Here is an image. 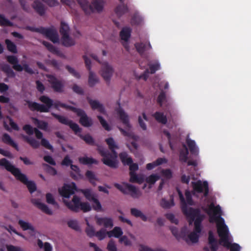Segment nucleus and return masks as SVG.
<instances>
[{
    "label": "nucleus",
    "mask_w": 251,
    "mask_h": 251,
    "mask_svg": "<svg viewBox=\"0 0 251 251\" xmlns=\"http://www.w3.org/2000/svg\"><path fill=\"white\" fill-rule=\"evenodd\" d=\"M167 160L165 158H159L152 163L147 164L146 168L148 170H151L159 165L167 163Z\"/></svg>",
    "instance_id": "27"
},
{
    "label": "nucleus",
    "mask_w": 251,
    "mask_h": 251,
    "mask_svg": "<svg viewBox=\"0 0 251 251\" xmlns=\"http://www.w3.org/2000/svg\"><path fill=\"white\" fill-rule=\"evenodd\" d=\"M194 190L197 192H204V196H206L208 192V183L206 181L197 180L192 182Z\"/></svg>",
    "instance_id": "17"
},
{
    "label": "nucleus",
    "mask_w": 251,
    "mask_h": 251,
    "mask_svg": "<svg viewBox=\"0 0 251 251\" xmlns=\"http://www.w3.org/2000/svg\"><path fill=\"white\" fill-rule=\"evenodd\" d=\"M3 125L5 129L8 131H11L12 129L15 130H19V128L18 126L15 124L13 120L7 117L3 121Z\"/></svg>",
    "instance_id": "24"
},
{
    "label": "nucleus",
    "mask_w": 251,
    "mask_h": 251,
    "mask_svg": "<svg viewBox=\"0 0 251 251\" xmlns=\"http://www.w3.org/2000/svg\"><path fill=\"white\" fill-rule=\"evenodd\" d=\"M83 58L85 60V63L86 68L89 71V77H88V84L90 86L93 87L99 82L100 79H99V77L97 76V75L93 72H92V71L90 70V69H91V61H90V60L86 55L84 56Z\"/></svg>",
    "instance_id": "10"
},
{
    "label": "nucleus",
    "mask_w": 251,
    "mask_h": 251,
    "mask_svg": "<svg viewBox=\"0 0 251 251\" xmlns=\"http://www.w3.org/2000/svg\"><path fill=\"white\" fill-rule=\"evenodd\" d=\"M208 242L211 251H217L218 244L211 231L209 232Z\"/></svg>",
    "instance_id": "29"
},
{
    "label": "nucleus",
    "mask_w": 251,
    "mask_h": 251,
    "mask_svg": "<svg viewBox=\"0 0 251 251\" xmlns=\"http://www.w3.org/2000/svg\"><path fill=\"white\" fill-rule=\"evenodd\" d=\"M86 176L91 183L94 185L96 184V181L97 180V178L93 172L88 171L86 173Z\"/></svg>",
    "instance_id": "49"
},
{
    "label": "nucleus",
    "mask_w": 251,
    "mask_h": 251,
    "mask_svg": "<svg viewBox=\"0 0 251 251\" xmlns=\"http://www.w3.org/2000/svg\"><path fill=\"white\" fill-rule=\"evenodd\" d=\"M5 44L7 46V48L9 51L13 53L17 52L16 46L14 43L12 42L9 40L7 39L5 40Z\"/></svg>",
    "instance_id": "45"
},
{
    "label": "nucleus",
    "mask_w": 251,
    "mask_h": 251,
    "mask_svg": "<svg viewBox=\"0 0 251 251\" xmlns=\"http://www.w3.org/2000/svg\"><path fill=\"white\" fill-rule=\"evenodd\" d=\"M127 194L135 199L140 198L142 195V192L138 188L131 184H129Z\"/></svg>",
    "instance_id": "26"
},
{
    "label": "nucleus",
    "mask_w": 251,
    "mask_h": 251,
    "mask_svg": "<svg viewBox=\"0 0 251 251\" xmlns=\"http://www.w3.org/2000/svg\"><path fill=\"white\" fill-rule=\"evenodd\" d=\"M0 25L2 26H11V22L6 19L2 15L0 14Z\"/></svg>",
    "instance_id": "55"
},
{
    "label": "nucleus",
    "mask_w": 251,
    "mask_h": 251,
    "mask_svg": "<svg viewBox=\"0 0 251 251\" xmlns=\"http://www.w3.org/2000/svg\"><path fill=\"white\" fill-rule=\"evenodd\" d=\"M79 161L80 163L86 165L97 163V160L92 158L88 157L87 156L79 157Z\"/></svg>",
    "instance_id": "40"
},
{
    "label": "nucleus",
    "mask_w": 251,
    "mask_h": 251,
    "mask_svg": "<svg viewBox=\"0 0 251 251\" xmlns=\"http://www.w3.org/2000/svg\"><path fill=\"white\" fill-rule=\"evenodd\" d=\"M52 114L62 124L69 125L70 127L75 132L76 134H77L80 132V129L77 124L72 122L71 121H70L69 120H68L67 118H65L64 116L55 114L53 113H52Z\"/></svg>",
    "instance_id": "13"
},
{
    "label": "nucleus",
    "mask_w": 251,
    "mask_h": 251,
    "mask_svg": "<svg viewBox=\"0 0 251 251\" xmlns=\"http://www.w3.org/2000/svg\"><path fill=\"white\" fill-rule=\"evenodd\" d=\"M184 149L180 152V159L184 162H186L188 159V155L189 153L188 150L186 148V146L184 145Z\"/></svg>",
    "instance_id": "50"
},
{
    "label": "nucleus",
    "mask_w": 251,
    "mask_h": 251,
    "mask_svg": "<svg viewBox=\"0 0 251 251\" xmlns=\"http://www.w3.org/2000/svg\"><path fill=\"white\" fill-rule=\"evenodd\" d=\"M6 58L8 62L13 65V69L16 71H22L25 70L28 73L32 74L33 73L32 70L28 67L27 65H24L23 67H22L21 65L18 64V58L15 56H7Z\"/></svg>",
    "instance_id": "11"
},
{
    "label": "nucleus",
    "mask_w": 251,
    "mask_h": 251,
    "mask_svg": "<svg viewBox=\"0 0 251 251\" xmlns=\"http://www.w3.org/2000/svg\"><path fill=\"white\" fill-rule=\"evenodd\" d=\"M209 216L211 223L217 224V231L220 237V243L230 251H240L241 247L236 243H232V238L229 233L227 226L225 224L223 218L221 217V210L219 205L215 206L213 202L207 204L203 208Z\"/></svg>",
    "instance_id": "3"
},
{
    "label": "nucleus",
    "mask_w": 251,
    "mask_h": 251,
    "mask_svg": "<svg viewBox=\"0 0 251 251\" xmlns=\"http://www.w3.org/2000/svg\"><path fill=\"white\" fill-rule=\"evenodd\" d=\"M48 36L53 43H57L59 41V38L57 33L56 32L49 31Z\"/></svg>",
    "instance_id": "53"
},
{
    "label": "nucleus",
    "mask_w": 251,
    "mask_h": 251,
    "mask_svg": "<svg viewBox=\"0 0 251 251\" xmlns=\"http://www.w3.org/2000/svg\"><path fill=\"white\" fill-rule=\"evenodd\" d=\"M105 141L113 153L111 154H109L102 147H99V151L101 155L103 156L102 161L107 166L112 168L116 167L117 165L116 159L117 155L115 150L119 148L118 146L113 138L111 137L106 139Z\"/></svg>",
    "instance_id": "6"
},
{
    "label": "nucleus",
    "mask_w": 251,
    "mask_h": 251,
    "mask_svg": "<svg viewBox=\"0 0 251 251\" xmlns=\"http://www.w3.org/2000/svg\"><path fill=\"white\" fill-rule=\"evenodd\" d=\"M89 103L93 110H97L99 112L105 114V110L103 105L96 100L88 99Z\"/></svg>",
    "instance_id": "25"
},
{
    "label": "nucleus",
    "mask_w": 251,
    "mask_h": 251,
    "mask_svg": "<svg viewBox=\"0 0 251 251\" xmlns=\"http://www.w3.org/2000/svg\"><path fill=\"white\" fill-rule=\"evenodd\" d=\"M32 203L35 205L38 208L41 209L42 211L48 215H51L52 211L45 204L41 202V201L36 199H32L31 200Z\"/></svg>",
    "instance_id": "22"
},
{
    "label": "nucleus",
    "mask_w": 251,
    "mask_h": 251,
    "mask_svg": "<svg viewBox=\"0 0 251 251\" xmlns=\"http://www.w3.org/2000/svg\"><path fill=\"white\" fill-rule=\"evenodd\" d=\"M77 1L87 14H90L94 11H101L104 6V2L102 0H93L91 5L87 0H77Z\"/></svg>",
    "instance_id": "7"
},
{
    "label": "nucleus",
    "mask_w": 251,
    "mask_h": 251,
    "mask_svg": "<svg viewBox=\"0 0 251 251\" xmlns=\"http://www.w3.org/2000/svg\"><path fill=\"white\" fill-rule=\"evenodd\" d=\"M32 7L39 14L42 15L44 14L45 9L41 2V0H35Z\"/></svg>",
    "instance_id": "28"
},
{
    "label": "nucleus",
    "mask_w": 251,
    "mask_h": 251,
    "mask_svg": "<svg viewBox=\"0 0 251 251\" xmlns=\"http://www.w3.org/2000/svg\"><path fill=\"white\" fill-rule=\"evenodd\" d=\"M76 190V187L74 182L65 183L58 189L63 202L68 208L75 211L80 209L84 212L90 211L92 208L97 212L104 211V209L98 198L91 201L92 206L87 202H81L80 198L77 196H74L72 200L69 201L71 196L75 194Z\"/></svg>",
    "instance_id": "2"
},
{
    "label": "nucleus",
    "mask_w": 251,
    "mask_h": 251,
    "mask_svg": "<svg viewBox=\"0 0 251 251\" xmlns=\"http://www.w3.org/2000/svg\"><path fill=\"white\" fill-rule=\"evenodd\" d=\"M160 179V176L157 174H152L147 177L146 179L147 183L150 185H153L156 181Z\"/></svg>",
    "instance_id": "42"
},
{
    "label": "nucleus",
    "mask_w": 251,
    "mask_h": 251,
    "mask_svg": "<svg viewBox=\"0 0 251 251\" xmlns=\"http://www.w3.org/2000/svg\"><path fill=\"white\" fill-rule=\"evenodd\" d=\"M122 162L125 164H129L132 162V159L126 152H122L120 154Z\"/></svg>",
    "instance_id": "44"
},
{
    "label": "nucleus",
    "mask_w": 251,
    "mask_h": 251,
    "mask_svg": "<svg viewBox=\"0 0 251 251\" xmlns=\"http://www.w3.org/2000/svg\"><path fill=\"white\" fill-rule=\"evenodd\" d=\"M0 166L4 167L7 171L11 173L16 178H20L19 175L21 173L20 170L16 168L5 158L0 159Z\"/></svg>",
    "instance_id": "12"
},
{
    "label": "nucleus",
    "mask_w": 251,
    "mask_h": 251,
    "mask_svg": "<svg viewBox=\"0 0 251 251\" xmlns=\"http://www.w3.org/2000/svg\"><path fill=\"white\" fill-rule=\"evenodd\" d=\"M85 198L91 202L97 198V195L90 189H85L82 191Z\"/></svg>",
    "instance_id": "32"
},
{
    "label": "nucleus",
    "mask_w": 251,
    "mask_h": 251,
    "mask_svg": "<svg viewBox=\"0 0 251 251\" xmlns=\"http://www.w3.org/2000/svg\"><path fill=\"white\" fill-rule=\"evenodd\" d=\"M43 44L45 45V47L47 48V49L50 50L51 52H52L54 53L57 54L58 53V50L54 48L51 44H50V43L44 42Z\"/></svg>",
    "instance_id": "60"
},
{
    "label": "nucleus",
    "mask_w": 251,
    "mask_h": 251,
    "mask_svg": "<svg viewBox=\"0 0 251 251\" xmlns=\"http://www.w3.org/2000/svg\"><path fill=\"white\" fill-rule=\"evenodd\" d=\"M160 178H161L162 181L160 183L158 189L161 190L165 180L171 179L173 177V173L171 170L169 169H161L159 172Z\"/></svg>",
    "instance_id": "18"
},
{
    "label": "nucleus",
    "mask_w": 251,
    "mask_h": 251,
    "mask_svg": "<svg viewBox=\"0 0 251 251\" xmlns=\"http://www.w3.org/2000/svg\"><path fill=\"white\" fill-rule=\"evenodd\" d=\"M160 68V65L158 62L151 63L150 65V69L151 74L154 73L155 71L159 70Z\"/></svg>",
    "instance_id": "59"
},
{
    "label": "nucleus",
    "mask_w": 251,
    "mask_h": 251,
    "mask_svg": "<svg viewBox=\"0 0 251 251\" xmlns=\"http://www.w3.org/2000/svg\"><path fill=\"white\" fill-rule=\"evenodd\" d=\"M48 80L51 84L52 87L53 89L57 92H61L62 90L63 85L62 83L57 80L53 76L47 75Z\"/></svg>",
    "instance_id": "19"
},
{
    "label": "nucleus",
    "mask_w": 251,
    "mask_h": 251,
    "mask_svg": "<svg viewBox=\"0 0 251 251\" xmlns=\"http://www.w3.org/2000/svg\"><path fill=\"white\" fill-rule=\"evenodd\" d=\"M66 68L69 71V72L76 78H79L80 77V74L78 72H76L73 68L69 66H67Z\"/></svg>",
    "instance_id": "64"
},
{
    "label": "nucleus",
    "mask_w": 251,
    "mask_h": 251,
    "mask_svg": "<svg viewBox=\"0 0 251 251\" xmlns=\"http://www.w3.org/2000/svg\"><path fill=\"white\" fill-rule=\"evenodd\" d=\"M131 29L128 27L124 28L120 32V36L122 41L125 42L124 46L127 50H129L127 41L130 37Z\"/></svg>",
    "instance_id": "20"
},
{
    "label": "nucleus",
    "mask_w": 251,
    "mask_h": 251,
    "mask_svg": "<svg viewBox=\"0 0 251 251\" xmlns=\"http://www.w3.org/2000/svg\"><path fill=\"white\" fill-rule=\"evenodd\" d=\"M62 43L64 46L66 47H70L75 44V41L70 38L69 35L62 36Z\"/></svg>",
    "instance_id": "37"
},
{
    "label": "nucleus",
    "mask_w": 251,
    "mask_h": 251,
    "mask_svg": "<svg viewBox=\"0 0 251 251\" xmlns=\"http://www.w3.org/2000/svg\"><path fill=\"white\" fill-rule=\"evenodd\" d=\"M68 225L69 227L75 229H79V226L77 222L75 220H71L68 222Z\"/></svg>",
    "instance_id": "63"
},
{
    "label": "nucleus",
    "mask_w": 251,
    "mask_h": 251,
    "mask_svg": "<svg viewBox=\"0 0 251 251\" xmlns=\"http://www.w3.org/2000/svg\"><path fill=\"white\" fill-rule=\"evenodd\" d=\"M154 117L159 122L162 124H165L167 122L166 116L163 113L160 112H156L154 115Z\"/></svg>",
    "instance_id": "48"
},
{
    "label": "nucleus",
    "mask_w": 251,
    "mask_h": 251,
    "mask_svg": "<svg viewBox=\"0 0 251 251\" xmlns=\"http://www.w3.org/2000/svg\"><path fill=\"white\" fill-rule=\"evenodd\" d=\"M18 224L23 230H28V233L31 237H34L37 233L33 225L27 221L19 220Z\"/></svg>",
    "instance_id": "16"
},
{
    "label": "nucleus",
    "mask_w": 251,
    "mask_h": 251,
    "mask_svg": "<svg viewBox=\"0 0 251 251\" xmlns=\"http://www.w3.org/2000/svg\"><path fill=\"white\" fill-rule=\"evenodd\" d=\"M32 122L39 128L44 130H48V124L47 122L43 121H40L35 118L32 119Z\"/></svg>",
    "instance_id": "31"
},
{
    "label": "nucleus",
    "mask_w": 251,
    "mask_h": 251,
    "mask_svg": "<svg viewBox=\"0 0 251 251\" xmlns=\"http://www.w3.org/2000/svg\"><path fill=\"white\" fill-rule=\"evenodd\" d=\"M186 141L191 153L194 155H197L199 154V150L198 147L196 144L195 141L189 138L188 136L186 138Z\"/></svg>",
    "instance_id": "23"
},
{
    "label": "nucleus",
    "mask_w": 251,
    "mask_h": 251,
    "mask_svg": "<svg viewBox=\"0 0 251 251\" xmlns=\"http://www.w3.org/2000/svg\"><path fill=\"white\" fill-rule=\"evenodd\" d=\"M129 166V169L130 170V181L131 182H136L138 183H141L144 181V178L141 176H138L134 172L138 169V165L136 163H133L132 162L127 164Z\"/></svg>",
    "instance_id": "14"
},
{
    "label": "nucleus",
    "mask_w": 251,
    "mask_h": 251,
    "mask_svg": "<svg viewBox=\"0 0 251 251\" xmlns=\"http://www.w3.org/2000/svg\"><path fill=\"white\" fill-rule=\"evenodd\" d=\"M98 118L99 119L101 125L105 128V129L107 130H110V127L106 122L100 116H98Z\"/></svg>",
    "instance_id": "61"
},
{
    "label": "nucleus",
    "mask_w": 251,
    "mask_h": 251,
    "mask_svg": "<svg viewBox=\"0 0 251 251\" xmlns=\"http://www.w3.org/2000/svg\"><path fill=\"white\" fill-rule=\"evenodd\" d=\"M119 241L121 243L124 244L126 246H130L131 245V242L126 236L121 237Z\"/></svg>",
    "instance_id": "62"
},
{
    "label": "nucleus",
    "mask_w": 251,
    "mask_h": 251,
    "mask_svg": "<svg viewBox=\"0 0 251 251\" xmlns=\"http://www.w3.org/2000/svg\"><path fill=\"white\" fill-rule=\"evenodd\" d=\"M114 71V68L110 64L104 62L101 64L99 74L106 83H109Z\"/></svg>",
    "instance_id": "9"
},
{
    "label": "nucleus",
    "mask_w": 251,
    "mask_h": 251,
    "mask_svg": "<svg viewBox=\"0 0 251 251\" xmlns=\"http://www.w3.org/2000/svg\"><path fill=\"white\" fill-rule=\"evenodd\" d=\"M114 186L123 193H128V189L129 186V184L125 182L122 183V184L115 183Z\"/></svg>",
    "instance_id": "41"
},
{
    "label": "nucleus",
    "mask_w": 251,
    "mask_h": 251,
    "mask_svg": "<svg viewBox=\"0 0 251 251\" xmlns=\"http://www.w3.org/2000/svg\"><path fill=\"white\" fill-rule=\"evenodd\" d=\"M107 249L108 251H117L116 243L113 240L108 243Z\"/></svg>",
    "instance_id": "56"
},
{
    "label": "nucleus",
    "mask_w": 251,
    "mask_h": 251,
    "mask_svg": "<svg viewBox=\"0 0 251 251\" xmlns=\"http://www.w3.org/2000/svg\"><path fill=\"white\" fill-rule=\"evenodd\" d=\"M23 129L28 135H32L34 132L35 136L37 139H41V145L47 149L52 150V146L50 144L49 141L45 138H43V134L38 129L35 128H33L29 125H25L23 127Z\"/></svg>",
    "instance_id": "8"
},
{
    "label": "nucleus",
    "mask_w": 251,
    "mask_h": 251,
    "mask_svg": "<svg viewBox=\"0 0 251 251\" xmlns=\"http://www.w3.org/2000/svg\"><path fill=\"white\" fill-rule=\"evenodd\" d=\"M40 100L45 105L40 104L35 102L27 101L26 103L29 108L32 110H37L41 112H48L52 106L58 108L59 107L70 109L80 117L79 123L84 126L89 127L93 125L92 119L89 117L82 109L73 106H68L59 101L53 102L49 97L43 96L40 98Z\"/></svg>",
    "instance_id": "4"
},
{
    "label": "nucleus",
    "mask_w": 251,
    "mask_h": 251,
    "mask_svg": "<svg viewBox=\"0 0 251 251\" xmlns=\"http://www.w3.org/2000/svg\"><path fill=\"white\" fill-rule=\"evenodd\" d=\"M135 46L137 51L141 53H143L146 50L151 49V45L149 42L147 44H145L142 43L140 44L138 43L136 44Z\"/></svg>",
    "instance_id": "33"
},
{
    "label": "nucleus",
    "mask_w": 251,
    "mask_h": 251,
    "mask_svg": "<svg viewBox=\"0 0 251 251\" xmlns=\"http://www.w3.org/2000/svg\"><path fill=\"white\" fill-rule=\"evenodd\" d=\"M131 213L136 217H140L143 221H145L147 220V217L140 210L136 208H132Z\"/></svg>",
    "instance_id": "43"
},
{
    "label": "nucleus",
    "mask_w": 251,
    "mask_h": 251,
    "mask_svg": "<svg viewBox=\"0 0 251 251\" xmlns=\"http://www.w3.org/2000/svg\"><path fill=\"white\" fill-rule=\"evenodd\" d=\"M127 10V7L124 5H120L117 7L116 13L118 16H121Z\"/></svg>",
    "instance_id": "54"
},
{
    "label": "nucleus",
    "mask_w": 251,
    "mask_h": 251,
    "mask_svg": "<svg viewBox=\"0 0 251 251\" xmlns=\"http://www.w3.org/2000/svg\"><path fill=\"white\" fill-rule=\"evenodd\" d=\"M138 120H139V125H140L141 127L143 130H146L147 129V127L144 123V121H148V119H147V116L146 115V114L145 113H143L142 116H140L139 117Z\"/></svg>",
    "instance_id": "52"
},
{
    "label": "nucleus",
    "mask_w": 251,
    "mask_h": 251,
    "mask_svg": "<svg viewBox=\"0 0 251 251\" xmlns=\"http://www.w3.org/2000/svg\"><path fill=\"white\" fill-rule=\"evenodd\" d=\"M177 191L181 201L182 210L189 221V226L190 227V226L192 227V223L194 222V227L193 231L191 232L189 231L187 227H183L181 231H178L176 227H172L171 228V231L177 239L183 238L188 244L196 243L199 240L201 230V223L204 216L200 214L199 210L193 209L189 207V205L193 204L191 193L189 191H186L185 192L186 201L180 190L177 188Z\"/></svg>",
    "instance_id": "1"
},
{
    "label": "nucleus",
    "mask_w": 251,
    "mask_h": 251,
    "mask_svg": "<svg viewBox=\"0 0 251 251\" xmlns=\"http://www.w3.org/2000/svg\"><path fill=\"white\" fill-rule=\"evenodd\" d=\"M46 201L49 204H50L54 205H57V203L54 200L53 196L50 193L47 194Z\"/></svg>",
    "instance_id": "57"
},
{
    "label": "nucleus",
    "mask_w": 251,
    "mask_h": 251,
    "mask_svg": "<svg viewBox=\"0 0 251 251\" xmlns=\"http://www.w3.org/2000/svg\"><path fill=\"white\" fill-rule=\"evenodd\" d=\"M95 218L96 224L99 226H103L105 228H111L114 226L113 219L110 217L96 216Z\"/></svg>",
    "instance_id": "15"
},
{
    "label": "nucleus",
    "mask_w": 251,
    "mask_h": 251,
    "mask_svg": "<svg viewBox=\"0 0 251 251\" xmlns=\"http://www.w3.org/2000/svg\"><path fill=\"white\" fill-rule=\"evenodd\" d=\"M2 141L4 143L9 144L18 150V145L12 140L8 134L6 133L4 134L2 137Z\"/></svg>",
    "instance_id": "34"
},
{
    "label": "nucleus",
    "mask_w": 251,
    "mask_h": 251,
    "mask_svg": "<svg viewBox=\"0 0 251 251\" xmlns=\"http://www.w3.org/2000/svg\"><path fill=\"white\" fill-rule=\"evenodd\" d=\"M69 27L68 25L64 22H61L60 32L63 36L68 35Z\"/></svg>",
    "instance_id": "51"
},
{
    "label": "nucleus",
    "mask_w": 251,
    "mask_h": 251,
    "mask_svg": "<svg viewBox=\"0 0 251 251\" xmlns=\"http://www.w3.org/2000/svg\"><path fill=\"white\" fill-rule=\"evenodd\" d=\"M123 234L122 229L118 226L115 227L112 230L109 231V237L119 238Z\"/></svg>",
    "instance_id": "35"
},
{
    "label": "nucleus",
    "mask_w": 251,
    "mask_h": 251,
    "mask_svg": "<svg viewBox=\"0 0 251 251\" xmlns=\"http://www.w3.org/2000/svg\"><path fill=\"white\" fill-rule=\"evenodd\" d=\"M21 136L23 138V139L25 140L27 143H28L32 147L34 148H37L39 146V142L36 141L34 138L31 137H28L27 136L24 135H22Z\"/></svg>",
    "instance_id": "36"
},
{
    "label": "nucleus",
    "mask_w": 251,
    "mask_h": 251,
    "mask_svg": "<svg viewBox=\"0 0 251 251\" xmlns=\"http://www.w3.org/2000/svg\"><path fill=\"white\" fill-rule=\"evenodd\" d=\"M87 227L86 228V232L87 234L90 236L92 237L95 236L96 232H95L94 227L90 225L87 220H86Z\"/></svg>",
    "instance_id": "47"
},
{
    "label": "nucleus",
    "mask_w": 251,
    "mask_h": 251,
    "mask_svg": "<svg viewBox=\"0 0 251 251\" xmlns=\"http://www.w3.org/2000/svg\"><path fill=\"white\" fill-rule=\"evenodd\" d=\"M71 168L73 172H72V176L75 179H79L82 178V176L80 173V170L79 168L74 165H71Z\"/></svg>",
    "instance_id": "38"
},
{
    "label": "nucleus",
    "mask_w": 251,
    "mask_h": 251,
    "mask_svg": "<svg viewBox=\"0 0 251 251\" xmlns=\"http://www.w3.org/2000/svg\"><path fill=\"white\" fill-rule=\"evenodd\" d=\"M160 205L164 208H171L175 205L173 198L171 197L169 200L165 198L162 199L160 201Z\"/></svg>",
    "instance_id": "30"
},
{
    "label": "nucleus",
    "mask_w": 251,
    "mask_h": 251,
    "mask_svg": "<svg viewBox=\"0 0 251 251\" xmlns=\"http://www.w3.org/2000/svg\"><path fill=\"white\" fill-rule=\"evenodd\" d=\"M139 251H166V250L161 248L152 250L151 249L149 248L147 246H145L143 245H141L139 247Z\"/></svg>",
    "instance_id": "58"
},
{
    "label": "nucleus",
    "mask_w": 251,
    "mask_h": 251,
    "mask_svg": "<svg viewBox=\"0 0 251 251\" xmlns=\"http://www.w3.org/2000/svg\"><path fill=\"white\" fill-rule=\"evenodd\" d=\"M20 178H17L23 183L25 184L30 193L33 192L36 190V186L34 182L28 180L26 176L23 174L20 173Z\"/></svg>",
    "instance_id": "21"
},
{
    "label": "nucleus",
    "mask_w": 251,
    "mask_h": 251,
    "mask_svg": "<svg viewBox=\"0 0 251 251\" xmlns=\"http://www.w3.org/2000/svg\"><path fill=\"white\" fill-rule=\"evenodd\" d=\"M116 114L126 128L125 130L119 127V129L123 134L127 137V140L130 142L131 146L127 144V146L131 151L133 152L138 148V145L136 142L138 138L132 132V126L129 123L128 116L121 107L116 110Z\"/></svg>",
    "instance_id": "5"
},
{
    "label": "nucleus",
    "mask_w": 251,
    "mask_h": 251,
    "mask_svg": "<svg viewBox=\"0 0 251 251\" xmlns=\"http://www.w3.org/2000/svg\"><path fill=\"white\" fill-rule=\"evenodd\" d=\"M95 236L100 240H102L106 236L109 237V231H107L105 228H101L99 231L96 232Z\"/></svg>",
    "instance_id": "39"
},
{
    "label": "nucleus",
    "mask_w": 251,
    "mask_h": 251,
    "mask_svg": "<svg viewBox=\"0 0 251 251\" xmlns=\"http://www.w3.org/2000/svg\"><path fill=\"white\" fill-rule=\"evenodd\" d=\"M5 228L9 232V233L11 235H13V234H17V235L22 237V238H23L24 239H25V240H28V239L26 237H25L24 235L18 232L16 230V229L12 226L9 225L5 227Z\"/></svg>",
    "instance_id": "46"
}]
</instances>
